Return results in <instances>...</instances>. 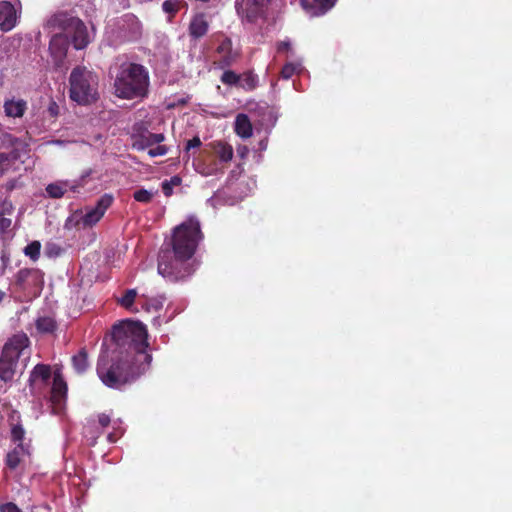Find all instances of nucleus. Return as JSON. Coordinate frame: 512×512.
<instances>
[{
    "mask_svg": "<svg viewBox=\"0 0 512 512\" xmlns=\"http://www.w3.org/2000/svg\"><path fill=\"white\" fill-rule=\"evenodd\" d=\"M147 329L139 321L125 320L114 325L112 339L115 348L100 354L97 374L104 385L120 389L143 374L152 361L147 352Z\"/></svg>",
    "mask_w": 512,
    "mask_h": 512,
    "instance_id": "f257e3e1",
    "label": "nucleus"
},
{
    "mask_svg": "<svg viewBox=\"0 0 512 512\" xmlns=\"http://www.w3.org/2000/svg\"><path fill=\"white\" fill-rule=\"evenodd\" d=\"M202 239L203 234L197 218L189 217L176 226L170 242L164 244L167 247L159 252V274L173 282L189 276L192 268L187 261L193 257Z\"/></svg>",
    "mask_w": 512,
    "mask_h": 512,
    "instance_id": "f03ea898",
    "label": "nucleus"
},
{
    "mask_svg": "<svg viewBox=\"0 0 512 512\" xmlns=\"http://www.w3.org/2000/svg\"><path fill=\"white\" fill-rule=\"evenodd\" d=\"M114 89L122 99L143 98L148 93L149 75L144 66L123 62L115 67Z\"/></svg>",
    "mask_w": 512,
    "mask_h": 512,
    "instance_id": "7ed1b4c3",
    "label": "nucleus"
},
{
    "mask_svg": "<svg viewBox=\"0 0 512 512\" xmlns=\"http://www.w3.org/2000/svg\"><path fill=\"white\" fill-rule=\"evenodd\" d=\"M70 99L80 105H88L97 101L99 97V79L96 73L85 66L75 67L69 77Z\"/></svg>",
    "mask_w": 512,
    "mask_h": 512,
    "instance_id": "20e7f679",
    "label": "nucleus"
},
{
    "mask_svg": "<svg viewBox=\"0 0 512 512\" xmlns=\"http://www.w3.org/2000/svg\"><path fill=\"white\" fill-rule=\"evenodd\" d=\"M29 344L30 340L25 333L15 334L7 340L0 355V380L4 382L13 380L18 360Z\"/></svg>",
    "mask_w": 512,
    "mask_h": 512,
    "instance_id": "39448f33",
    "label": "nucleus"
},
{
    "mask_svg": "<svg viewBox=\"0 0 512 512\" xmlns=\"http://www.w3.org/2000/svg\"><path fill=\"white\" fill-rule=\"evenodd\" d=\"M27 151L28 144L25 140L10 133H3L0 144V176L4 175Z\"/></svg>",
    "mask_w": 512,
    "mask_h": 512,
    "instance_id": "423d86ee",
    "label": "nucleus"
},
{
    "mask_svg": "<svg viewBox=\"0 0 512 512\" xmlns=\"http://www.w3.org/2000/svg\"><path fill=\"white\" fill-rule=\"evenodd\" d=\"M14 285L20 291L40 292L44 285V273L37 268H22L14 276Z\"/></svg>",
    "mask_w": 512,
    "mask_h": 512,
    "instance_id": "0eeeda50",
    "label": "nucleus"
},
{
    "mask_svg": "<svg viewBox=\"0 0 512 512\" xmlns=\"http://www.w3.org/2000/svg\"><path fill=\"white\" fill-rule=\"evenodd\" d=\"M65 29L72 33V44L76 50L84 49L90 43L87 27L79 18H69Z\"/></svg>",
    "mask_w": 512,
    "mask_h": 512,
    "instance_id": "6e6552de",
    "label": "nucleus"
},
{
    "mask_svg": "<svg viewBox=\"0 0 512 512\" xmlns=\"http://www.w3.org/2000/svg\"><path fill=\"white\" fill-rule=\"evenodd\" d=\"M271 1L272 0H248L245 7L237 2L236 10L239 16L247 22L253 23L263 14L264 9Z\"/></svg>",
    "mask_w": 512,
    "mask_h": 512,
    "instance_id": "1a4fd4ad",
    "label": "nucleus"
},
{
    "mask_svg": "<svg viewBox=\"0 0 512 512\" xmlns=\"http://www.w3.org/2000/svg\"><path fill=\"white\" fill-rule=\"evenodd\" d=\"M113 196L111 194L102 195L96 203L94 208L86 211L82 217V223L84 226H93L104 216L106 210L113 203Z\"/></svg>",
    "mask_w": 512,
    "mask_h": 512,
    "instance_id": "9d476101",
    "label": "nucleus"
},
{
    "mask_svg": "<svg viewBox=\"0 0 512 512\" xmlns=\"http://www.w3.org/2000/svg\"><path fill=\"white\" fill-rule=\"evenodd\" d=\"M69 40L67 35L58 33L49 42V51L56 64H60L67 55Z\"/></svg>",
    "mask_w": 512,
    "mask_h": 512,
    "instance_id": "9b49d317",
    "label": "nucleus"
},
{
    "mask_svg": "<svg viewBox=\"0 0 512 512\" xmlns=\"http://www.w3.org/2000/svg\"><path fill=\"white\" fill-rule=\"evenodd\" d=\"M17 23V12L9 1H0V29L4 32L12 30Z\"/></svg>",
    "mask_w": 512,
    "mask_h": 512,
    "instance_id": "f8f14e48",
    "label": "nucleus"
},
{
    "mask_svg": "<svg viewBox=\"0 0 512 512\" xmlns=\"http://www.w3.org/2000/svg\"><path fill=\"white\" fill-rule=\"evenodd\" d=\"M165 140L162 133H152L148 130L133 136V148L139 151L151 148L156 144H160Z\"/></svg>",
    "mask_w": 512,
    "mask_h": 512,
    "instance_id": "ddd939ff",
    "label": "nucleus"
},
{
    "mask_svg": "<svg viewBox=\"0 0 512 512\" xmlns=\"http://www.w3.org/2000/svg\"><path fill=\"white\" fill-rule=\"evenodd\" d=\"M216 53L219 55V58L214 64L221 69L229 67L235 62L236 57L232 52V41L229 38H225L218 45Z\"/></svg>",
    "mask_w": 512,
    "mask_h": 512,
    "instance_id": "4468645a",
    "label": "nucleus"
},
{
    "mask_svg": "<svg viewBox=\"0 0 512 512\" xmlns=\"http://www.w3.org/2000/svg\"><path fill=\"white\" fill-rule=\"evenodd\" d=\"M67 383L60 373H55L51 387L50 400L54 405L61 406L67 397Z\"/></svg>",
    "mask_w": 512,
    "mask_h": 512,
    "instance_id": "2eb2a0df",
    "label": "nucleus"
},
{
    "mask_svg": "<svg viewBox=\"0 0 512 512\" xmlns=\"http://www.w3.org/2000/svg\"><path fill=\"white\" fill-rule=\"evenodd\" d=\"M209 29V23L204 13L196 14L190 21L188 31L191 38L197 40L205 36Z\"/></svg>",
    "mask_w": 512,
    "mask_h": 512,
    "instance_id": "dca6fc26",
    "label": "nucleus"
},
{
    "mask_svg": "<svg viewBox=\"0 0 512 512\" xmlns=\"http://www.w3.org/2000/svg\"><path fill=\"white\" fill-rule=\"evenodd\" d=\"M29 444H17L15 448L8 452L5 459V464L11 470H15L25 456L30 455Z\"/></svg>",
    "mask_w": 512,
    "mask_h": 512,
    "instance_id": "f3484780",
    "label": "nucleus"
},
{
    "mask_svg": "<svg viewBox=\"0 0 512 512\" xmlns=\"http://www.w3.org/2000/svg\"><path fill=\"white\" fill-rule=\"evenodd\" d=\"M6 116L12 118L22 117L27 110V102L24 99H8L3 105Z\"/></svg>",
    "mask_w": 512,
    "mask_h": 512,
    "instance_id": "a211bd4d",
    "label": "nucleus"
},
{
    "mask_svg": "<svg viewBox=\"0 0 512 512\" xmlns=\"http://www.w3.org/2000/svg\"><path fill=\"white\" fill-rule=\"evenodd\" d=\"M208 146L221 162L228 163L232 160L233 148L230 144L222 141H214Z\"/></svg>",
    "mask_w": 512,
    "mask_h": 512,
    "instance_id": "6ab92c4d",
    "label": "nucleus"
},
{
    "mask_svg": "<svg viewBox=\"0 0 512 512\" xmlns=\"http://www.w3.org/2000/svg\"><path fill=\"white\" fill-rule=\"evenodd\" d=\"M51 378V368L46 364H37L31 371L29 382L30 386H35L38 382L46 384Z\"/></svg>",
    "mask_w": 512,
    "mask_h": 512,
    "instance_id": "aec40b11",
    "label": "nucleus"
},
{
    "mask_svg": "<svg viewBox=\"0 0 512 512\" xmlns=\"http://www.w3.org/2000/svg\"><path fill=\"white\" fill-rule=\"evenodd\" d=\"M234 130L235 133L243 139H247L252 136V124L246 114L241 113L236 116Z\"/></svg>",
    "mask_w": 512,
    "mask_h": 512,
    "instance_id": "412c9836",
    "label": "nucleus"
},
{
    "mask_svg": "<svg viewBox=\"0 0 512 512\" xmlns=\"http://www.w3.org/2000/svg\"><path fill=\"white\" fill-rule=\"evenodd\" d=\"M75 185H70L68 181H58L47 185L46 192L50 198L59 199L64 196L68 189L75 191Z\"/></svg>",
    "mask_w": 512,
    "mask_h": 512,
    "instance_id": "4be33fe9",
    "label": "nucleus"
},
{
    "mask_svg": "<svg viewBox=\"0 0 512 512\" xmlns=\"http://www.w3.org/2000/svg\"><path fill=\"white\" fill-rule=\"evenodd\" d=\"M35 327L40 334H52L57 330L58 324L53 317L41 316L36 319Z\"/></svg>",
    "mask_w": 512,
    "mask_h": 512,
    "instance_id": "5701e85b",
    "label": "nucleus"
},
{
    "mask_svg": "<svg viewBox=\"0 0 512 512\" xmlns=\"http://www.w3.org/2000/svg\"><path fill=\"white\" fill-rule=\"evenodd\" d=\"M72 366L76 373L83 374L87 371L89 367L88 362V353L85 348L79 350V352L74 355L71 359Z\"/></svg>",
    "mask_w": 512,
    "mask_h": 512,
    "instance_id": "b1692460",
    "label": "nucleus"
},
{
    "mask_svg": "<svg viewBox=\"0 0 512 512\" xmlns=\"http://www.w3.org/2000/svg\"><path fill=\"white\" fill-rule=\"evenodd\" d=\"M141 307L147 311H159L163 307L164 298L154 297L149 298L145 295L140 296Z\"/></svg>",
    "mask_w": 512,
    "mask_h": 512,
    "instance_id": "393cba45",
    "label": "nucleus"
},
{
    "mask_svg": "<svg viewBox=\"0 0 512 512\" xmlns=\"http://www.w3.org/2000/svg\"><path fill=\"white\" fill-rule=\"evenodd\" d=\"M257 84H258V77L253 72L247 71V72H244L243 74H240V83L238 84L239 87H241L247 91H251L257 87Z\"/></svg>",
    "mask_w": 512,
    "mask_h": 512,
    "instance_id": "a878e982",
    "label": "nucleus"
},
{
    "mask_svg": "<svg viewBox=\"0 0 512 512\" xmlns=\"http://www.w3.org/2000/svg\"><path fill=\"white\" fill-rule=\"evenodd\" d=\"M25 429L21 423L11 424V440L17 444H25Z\"/></svg>",
    "mask_w": 512,
    "mask_h": 512,
    "instance_id": "bb28decb",
    "label": "nucleus"
},
{
    "mask_svg": "<svg viewBox=\"0 0 512 512\" xmlns=\"http://www.w3.org/2000/svg\"><path fill=\"white\" fill-rule=\"evenodd\" d=\"M41 243L37 240L30 242L24 248V254L28 256L32 261H37L40 257Z\"/></svg>",
    "mask_w": 512,
    "mask_h": 512,
    "instance_id": "cd10ccee",
    "label": "nucleus"
},
{
    "mask_svg": "<svg viewBox=\"0 0 512 512\" xmlns=\"http://www.w3.org/2000/svg\"><path fill=\"white\" fill-rule=\"evenodd\" d=\"M137 295L136 289H128L119 300V304L125 309L131 310Z\"/></svg>",
    "mask_w": 512,
    "mask_h": 512,
    "instance_id": "c85d7f7f",
    "label": "nucleus"
},
{
    "mask_svg": "<svg viewBox=\"0 0 512 512\" xmlns=\"http://www.w3.org/2000/svg\"><path fill=\"white\" fill-rule=\"evenodd\" d=\"M220 79L225 85L238 86L240 83V74H237L232 70H226L223 72Z\"/></svg>",
    "mask_w": 512,
    "mask_h": 512,
    "instance_id": "c756f323",
    "label": "nucleus"
},
{
    "mask_svg": "<svg viewBox=\"0 0 512 512\" xmlns=\"http://www.w3.org/2000/svg\"><path fill=\"white\" fill-rule=\"evenodd\" d=\"M180 0H167L162 4V9L165 13L169 14L171 17H174L176 13L179 11Z\"/></svg>",
    "mask_w": 512,
    "mask_h": 512,
    "instance_id": "7c9ffc66",
    "label": "nucleus"
},
{
    "mask_svg": "<svg viewBox=\"0 0 512 512\" xmlns=\"http://www.w3.org/2000/svg\"><path fill=\"white\" fill-rule=\"evenodd\" d=\"M133 197L138 202L149 203L152 200L153 194L146 189H139L134 192Z\"/></svg>",
    "mask_w": 512,
    "mask_h": 512,
    "instance_id": "2f4dec72",
    "label": "nucleus"
},
{
    "mask_svg": "<svg viewBox=\"0 0 512 512\" xmlns=\"http://www.w3.org/2000/svg\"><path fill=\"white\" fill-rule=\"evenodd\" d=\"M14 212V205L11 200L5 198L0 201V217H5L6 215H11Z\"/></svg>",
    "mask_w": 512,
    "mask_h": 512,
    "instance_id": "473e14b6",
    "label": "nucleus"
},
{
    "mask_svg": "<svg viewBox=\"0 0 512 512\" xmlns=\"http://www.w3.org/2000/svg\"><path fill=\"white\" fill-rule=\"evenodd\" d=\"M336 0H315L317 4L318 13L325 14L329 9L335 5Z\"/></svg>",
    "mask_w": 512,
    "mask_h": 512,
    "instance_id": "72a5a7b5",
    "label": "nucleus"
},
{
    "mask_svg": "<svg viewBox=\"0 0 512 512\" xmlns=\"http://www.w3.org/2000/svg\"><path fill=\"white\" fill-rule=\"evenodd\" d=\"M297 66L293 63H287L281 69V77L283 79H290L296 72Z\"/></svg>",
    "mask_w": 512,
    "mask_h": 512,
    "instance_id": "f704fd0d",
    "label": "nucleus"
},
{
    "mask_svg": "<svg viewBox=\"0 0 512 512\" xmlns=\"http://www.w3.org/2000/svg\"><path fill=\"white\" fill-rule=\"evenodd\" d=\"M167 153H168V147L166 145H160V144H158L154 148L151 147L148 150V155L150 157L163 156V155H166Z\"/></svg>",
    "mask_w": 512,
    "mask_h": 512,
    "instance_id": "c9c22d12",
    "label": "nucleus"
},
{
    "mask_svg": "<svg viewBox=\"0 0 512 512\" xmlns=\"http://www.w3.org/2000/svg\"><path fill=\"white\" fill-rule=\"evenodd\" d=\"M0 512H22V510L13 502H7L0 505Z\"/></svg>",
    "mask_w": 512,
    "mask_h": 512,
    "instance_id": "e433bc0d",
    "label": "nucleus"
},
{
    "mask_svg": "<svg viewBox=\"0 0 512 512\" xmlns=\"http://www.w3.org/2000/svg\"><path fill=\"white\" fill-rule=\"evenodd\" d=\"M12 225V220L6 217H0V233H6Z\"/></svg>",
    "mask_w": 512,
    "mask_h": 512,
    "instance_id": "4c0bfd02",
    "label": "nucleus"
},
{
    "mask_svg": "<svg viewBox=\"0 0 512 512\" xmlns=\"http://www.w3.org/2000/svg\"><path fill=\"white\" fill-rule=\"evenodd\" d=\"M110 423H111L110 415L105 414V413H101V414L98 415V424L102 428L108 427L110 425Z\"/></svg>",
    "mask_w": 512,
    "mask_h": 512,
    "instance_id": "58836bf2",
    "label": "nucleus"
},
{
    "mask_svg": "<svg viewBox=\"0 0 512 512\" xmlns=\"http://www.w3.org/2000/svg\"><path fill=\"white\" fill-rule=\"evenodd\" d=\"M202 144L200 138L198 136L193 137L190 139L186 144V150H190L192 148L200 147Z\"/></svg>",
    "mask_w": 512,
    "mask_h": 512,
    "instance_id": "ea45409f",
    "label": "nucleus"
},
{
    "mask_svg": "<svg viewBox=\"0 0 512 512\" xmlns=\"http://www.w3.org/2000/svg\"><path fill=\"white\" fill-rule=\"evenodd\" d=\"M17 179H10L4 184L6 192L10 193L17 187Z\"/></svg>",
    "mask_w": 512,
    "mask_h": 512,
    "instance_id": "a19ab883",
    "label": "nucleus"
},
{
    "mask_svg": "<svg viewBox=\"0 0 512 512\" xmlns=\"http://www.w3.org/2000/svg\"><path fill=\"white\" fill-rule=\"evenodd\" d=\"M59 107L55 102H52L48 107V112L52 117H56L58 115Z\"/></svg>",
    "mask_w": 512,
    "mask_h": 512,
    "instance_id": "79ce46f5",
    "label": "nucleus"
},
{
    "mask_svg": "<svg viewBox=\"0 0 512 512\" xmlns=\"http://www.w3.org/2000/svg\"><path fill=\"white\" fill-rule=\"evenodd\" d=\"M162 190H163V193L166 195V196H170L172 194V187H171V184L168 183L167 181L163 182L162 183Z\"/></svg>",
    "mask_w": 512,
    "mask_h": 512,
    "instance_id": "37998d69",
    "label": "nucleus"
},
{
    "mask_svg": "<svg viewBox=\"0 0 512 512\" xmlns=\"http://www.w3.org/2000/svg\"><path fill=\"white\" fill-rule=\"evenodd\" d=\"M290 49V43L289 42H280L279 45H278V51L279 52H284V51H288Z\"/></svg>",
    "mask_w": 512,
    "mask_h": 512,
    "instance_id": "c03bdc74",
    "label": "nucleus"
},
{
    "mask_svg": "<svg viewBox=\"0 0 512 512\" xmlns=\"http://www.w3.org/2000/svg\"><path fill=\"white\" fill-rule=\"evenodd\" d=\"M1 261L4 266H6L9 262V255L6 253L5 250H2L1 252Z\"/></svg>",
    "mask_w": 512,
    "mask_h": 512,
    "instance_id": "a18cd8bd",
    "label": "nucleus"
},
{
    "mask_svg": "<svg viewBox=\"0 0 512 512\" xmlns=\"http://www.w3.org/2000/svg\"><path fill=\"white\" fill-rule=\"evenodd\" d=\"M181 183V179L178 176H174L171 178V184L172 185H179Z\"/></svg>",
    "mask_w": 512,
    "mask_h": 512,
    "instance_id": "49530a36",
    "label": "nucleus"
},
{
    "mask_svg": "<svg viewBox=\"0 0 512 512\" xmlns=\"http://www.w3.org/2000/svg\"><path fill=\"white\" fill-rule=\"evenodd\" d=\"M107 438H108V441L111 443L116 441V437L112 433L108 434Z\"/></svg>",
    "mask_w": 512,
    "mask_h": 512,
    "instance_id": "de8ad7c7",
    "label": "nucleus"
},
{
    "mask_svg": "<svg viewBox=\"0 0 512 512\" xmlns=\"http://www.w3.org/2000/svg\"><path fill=\"white\" fill-rule=\"evenodd\" d=\"M6 293L3 290H0V303L5 299Z\"/></svg>",
    "mask_w": 512,
    "mask_h": 512,
    "instance_id": "09e8293b",
    "label": "nucleus"
}]
</instances>
